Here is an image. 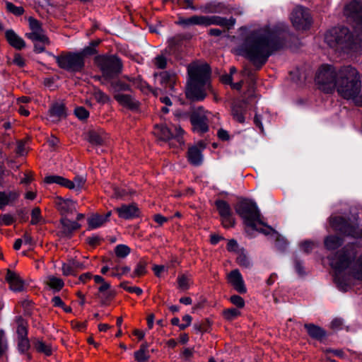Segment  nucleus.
<instances>
[{
    "mask_svg": "<svg viewBox=\"0 0 362 362\" xmlns=\"http://www.w3.org/2000/svg\"><path fill=\"white\" fill-rule=\"evenodd\" d=\"M120 218L124 219H132L139 216V209L134 204L122 205L116 209Z\"/></svg>",
    "mask_w": 362,
    "mask_h": 362,
    "instance_id": "22",
    "label": "nucleus"
},
{
    "mask_svg": "<svg viewBox=\"0 0 362 362\" xmlns=\"http://www.w3.org/2000/svg\"><path fill=\"white\" fill-rule=\"evenodd\" d=\"M13 62L19 67H23L25 66V60L19 54H15Z\"/></svg>",
    "mask_w": 362,
    "mask_h": 362,
    "instance_id": "62",
    "label": "nucleus"
},
{
    "mask_svg": "<svg viewBox=\"0 0 362 362\" xmlns=\"http://www.w3.org/2000/svg\"><path fill=\"white\" fill-rule=\"evenodd\" d=\"M315 245L313 242L305 241L301 243L300 247L305 252L308 253L315 247Z\"/></svg>",
    "mask_w": 362,
    "mask_h": 362,
    "instance_id": "60",
    "label": "nucleus"
},
{
    "mask_svg": "<svg viewBox=\"0 0 362 362\" xmlns=\"http://www.w3.org/2000/svg\"><path fill=\"white\" fill-rule=\"evenodd\" d=\"M42 217L41 216V211L39 207H35L32 210L31 212V221L32 225H37L42 221Z\"/></svg>",
    "mask_w": 362,
    "mask_h": 362,
    "instance_id": "47",
    "label": "nucleus"
},
{
    "mask_svg": "<svg viewBox=\"0 0 362 362\" xmlns=\"http://www.w3.org/2000/svg\"><path fill=\"white\" fill-rule=\"evenodd\" d=\"M114 98L121 105L129 110H136L139 105V102L129 94L115 93Z\"/></svg>",
    "mask_w": 362,
    "mask_h": 362,
    "instance_id": "20",
    "label": "nucleus"
},
{
    "mask_svg": "<svg viewBox=\"0 0 362 362\" xmlns=\"http://www.w3.org/2000/svg\"><path fill=\"white\" fill-rule=\"evenodd\" d=\"M146 273V264L144 262L140 261L137 263L132 274V277L141 276Z\"/></svg>",
    "mask_w": 362,
    "mask_h": 362,
    "instance_id": "46",
    "label": "nucleus"
},
{
    "mask_svg": "<svg viewBox=\"0 0 362 362\" xmlns=\"http://www.w3.org/2000/svg\"><path fill=\"white\" fill-rule=\"evenodd\" d=\"M48 115L49 119L52 122H57L66 117V110L64 103L62 101L53 103L49 107Z\"/></svg>",
    "mask_w": 362,
    "mask_h": 362,
    "instance_id": "18",
    "label": "nucleus"
},
{
    "mask_svg": "<svg viewBox=\"0 0 362 362\" xmlns=\"http://www.w3.org/2000/svg\"><path fill=\"white\" fill-rule=\"evenodd\" d=\"M95 61L105 80L112 78L122 71V62L115 56H98Z\"/></svg>",
    "mask_w": 362,
    "mask_h": 362,
    "instance_id": "8",
    "label": "nucleus"
},
{
    "mask_svg": "<svg viewBox=\"0 0 362 362\" xmlns=\"http://www.w3.org/2000/svg\"><path fill=\"white\" fill-rule=\"evenodd\" d=\"M35 349L46 356H50L52 353V349L48 344L45 343L43 341L36 339L34 342Z\"/></svg>",
    "mask_w": 362,
    "mask_h": 362,
    "instance_id": "34",
    "label": "nucleus"
},
{
    "mask_svg": "<svg viewBox=\"0 0 362 362\" xmlns=\"http://www.w3.org/2000/svg\"><path fill=\"white\" fill-rule=\"evenodd\" d=\"M184 131L180 127H174V132L165 125H156L154 134L160 139L168 141L171 139H175L179 144H182V135Z\"/></svg>",
    "mask_w": 362,
    "mask_h": 362,
    "instance_id": "14",
    "label": "nucleus"
},
{
    "mask_svg": "<svg viewBox=\"0 0 362 362\" xmlns=\"http://www.w3.org/2000/svg\"><path fill=\"white\" fill-rule=\"evenodd\" d=\"M110 88L115 93H119V92L120 91L129 90L130 89V86L126 83L118 80L110 82Z\"/></svg>",
    "mask_w": 362,
    "mask_h": 362,
    "instance_id": "38",
    "label": "nucleus"
},
{
    "mask_svg": "<svg viewBox=\"0 0 362 362\" xmlns=\"http://www.w3.org/2000/svg\"><path fill=\"white\" fill-rule=\"evenodd\" d=\"M6 8L8 11H10L12 13L17 15V16H20V15L23 14V13L24 11L23 8L22 7L16 6L14 4H13L11 2L6 3Z\"/></svg>",
    "mask_w": 362,
    "mask_h": 362,
    "instance_id": "55",
    "label": "nucleus"
},
{
    "mask_svg": "<svg viewBox=\"0 0 362 362\" xmlns=\"http://www.w3.org/2000/svg\"><path fill=\"white\" fill-rule=\"evenodd\" d=\"M194 329L198 332H206L209 329V325L207 322L195 323Z\"/></svg>",
    "mask_w": 362,
    "mask_h": 362,
    "instance_id": "61",
    "label": "nucleus"
},
{
    "mask_svg": "<svg viewBox=\"0 0 362 362\" xmlns=\"http://www.w3.org/2000/svg\"><path fill=\"white\" fill-rule=\"evenodd\" d=\"M15 221L14 217L8 214H4L0 216V223L4 226H10Z\"/></svg>",
    "mask_w": 362,
    "mask_h": 362,
    "instance_id": "53",
    "label": "nucleus"
},
{
    "mask_svg": "<svg viewBox=\"0 0 362 362\" xmlns=\"http://www.w3.org/2000/svg\"><path fill=\"white\" fill-rule=\"evenodd\" d=\"M330 225L334 230L355 238H362V229H358L355 226L351 225L347 221L341 216H332Z\"/></svg>",
    "mask_w": 362,
    "mask_h": 362,
    "instance_id": "11",
    "label": "nucleus"
},
{
    "mask_svg": "<svg viewBox=\"0 0 362 362\" xmlns=\"http://www.w3.org/2000/svg\"><path fill=\"white\" fill-rule=\"evenodd\" d=\"M237 214L243 219L244 223L253 230L267 233L265 230L259 229L257 225H264L261 219L259 210L255 202L250 199H244L236 206Z\"/></svg>",
    "mask_w": 362,
    "mask_h": 362,
    "instance_id": "7",
    "label": "nucleus"
},
{
    "mask_svg": "<svg viewBox=\"0 0 362 362\" xmlns=\"http://www.w3.org/2000/svg\"><path fill=\"white\" fill-rule=\"evenodd\" d=\"M189 75L186 95L193 100H203L209 89L210 69L206 64H192L187 67Z\"/></svg>",
    "mask_w": 362,
    "mask_h": 362,
    "instance_id": "3",
    "label": "nucleus"
},
{
    "mask_svg": "<svg viewBox=\"0 0 362 362\" xmlns=\"http://www.w3.org/2000/svg\"><path fill=\"white\" fill-rule=\"evenodd\" d=\"M45 182L47 184L56 183L68 188L70 180L58 175H49L45 177Z\"/></svg>",
    "mask_w": 362,
    "mask_h": 362,
    "instance_id": "33",
    "label": "nucleus"
},
{
    "mask_svg": "<svg viewBox=\"0 0 362 362\" xmlns=\"http://www.w3.org/2000/svg\"><path fill=\"white\" fill-rule=\"evenodd\" d=\"M18 191H0V209L8 205H12L20 197Z\"/></svg>",
    "mask_w": 362,
    "mask_h": 362,
    "instance_id": "21",
    "label": "nucleus"
},
{
    "mask_svg": "<svg viewBox=\"0 0 362 362\" xmlns=\"http://www.w3.org/2000/svg\"><path fill=\"white\" fill-rule=\"evenodd\" d=\"M134 357L138 362H146L148 358V356L147 355L146 351L143 349H140L136 351L134 353Z\"/></svg>",
    "mask_w": 362,
    "mask_h": 362,
    "instance_id": "54",
    "label": "nucleus"
},
{
    "mask_svg": "<svg viewBox=\"0 0 362 362\" xmlns=\"http://www.w3.org/2000/svg\"><path fill=\"white\" fill-rule=\"evenodd\" d=\"M344 15L348 19L356 23V32L362 30V4L354 0L344 8Z\"/></svg>",
    "mask_w": 362,
    "mask_h": 362,
    "instance_id": "13",
    "label": "nucleus"
},
{
    "mask_svg": "<svg viewBox=\"0 0 362 362\" xmlns=\"http://www.w3.org/2000/svg\"><path fill=\"white\" fill-rule=\"evenodd\" d=\"M177 23L183 28H189L193 25H202V16H192L189 18H179Z\"/></svg>",
    "mask_w": 362,
    "mask_h": 362,
    "instance_id": "29",
    "label": "nucleus"
},
{
    "mask_svg": "<svg viewBox=\"0 0 362 362\" xmlns=\"http://www.w3.org/2000/svg\"><path fill=\"white\" fill-rule=\"evenodd\" d=\"M110 288V284L105 281L100 284L98 287V297L101 299H107L110 296V292L109 291Z\"/></svg>",
    "mask_w": 362,
    "mask_h": 362,
    "instance_id": "44",
    "label": "nucleus"
},
{
    "mask_svg": "<svg viewBox=\"0 0 362 362\" xmlns=\"http://www.w3.org/2000/svg\"><path fill=\"white\" fill-rule=\"evenodd\" d=\"M62 223L64 230L69 233L80 227V225L76 221H71L67 218H63L62 220Z\"/></svg>",
    "mask_w": 362,
    "mask_h": 362,
    "instance_id": "43",
    "label": "nucleus"
},
{
    "mask_svg": "<svg viewBox=\"0 0 362 362\" xmlns=\"http://www.w3.org/2000/svg\"><path fill=\"white\" fill-rule=\"evenodd\" d=\"M305 328L312 338L317 340H321L326 334L324 329L313 324H306L305 325Z\"/></svg>",
    "mask_w": 362,
    "mask_h": 362,
    "instance_id": "30",
    "label": "nucleus"
},
{
    "mask_svg": "<svg viewBox=\"0 0 362 362\" xmlns=\"http://www.w3.org/2000/svg\"><path fill=\"white\" fill-rule=\"evenodd\" d=\"M222 224L225 228H230L234 226V220L230 215L221 216Z\"/></svg>",
    "mask_w": 362,
    "mask_h": 362,
    "instance_id": "59",
    "label": "nucleus"
},
{
    "mask_svg": "<svg viewBox=\"0 0 362 362\" xmlns=\"http://www.w3.org/2000/svg\"><path fill=\"white\" fill-rule=\"evenodd\" d=\"M84 266L78 261L71 259L66 263H63L62 267V274L64 276L75 275L77 269H82Z\"/></svg>",
    "mask_w": 362,
    "mask_h": 362,
    "instance_id": "25",
    "label": "nucleus"
},
{
    "mask_svg": "<svg viewBox=\"0 0 362 362\" xmlns=\"http://www.w3.org/2000/svg\"><path fill=\"white\" fill-rule=\"evenodd\" d=\"M16 333L18 337H26L28 334V323L21 317L17 320Z\"/></svg>",
    "mask_w": 362,
    "mask_h": 362,
    "instance_id": "36",
    "label": "nucleus"
},
{
    "mask_svg": "<svg viewBox=\"0 0 362 362\" xmlns=\"http://www.w3.org/2000/svg\"><path fill=\"white\" fill-rule=\"evenodd\" d=\"M94 98L97 100V102L100 103H106L109 101V97L103 93L102 90L99 89H96L93 92Z\"/></svg>",
    "mask_w": 362,
    "mask_h": 362,
    "instance_id": "48",
    "label": "nucleus"
},
{
    "mask_svg": "<svg viewBox=\"0 0 362 362\" xmlns=\"http://www.w3.org/2000/svg\"><path fill=\"white\" fill-rule=\"evenodd\" d=\"M228 283L240 293H245L247 291L243 278L238 269L232 270L227 275Z\"/></svg>",
    "mask_w": 362,
    "mask_h": 362,
    "instance_id": "17",
    "label": "nucleus"
},
{
    "mask_svg": "<svg viewBox=\"0 0 362 362\" xmlns=\"http://www.w3.org/2000/svg\"><path fill=\"white\" fill-rule=\"evenodd\" d=\"M74 112L76 116L80 119H85L89 116V112L83 107H76Z\"/></svg>",
    "mask_w": 362,
    "mask_h": 362,
    "instance_id": "56",
    "label": "nucleus"
},
{
    "mask_svg": "<svg viewBox=\"0 0 362 362\" xmlns=\"http://www.w3.org/2000/svg\"><path fill=\"white\" fill-rule=\"evenodd\" d=\"M201 8L203 12L207 13H220L222 9V5L220 3L210 2L205 4Z\"/></svg>",
    "mask_w": 362,
    "mask_h": 362,
    "instance_id": "37",
    "label": "nucleus"
},
{
    "mask_svg": "<svg viewBox=\"0 0 362 362\" xmlns=\"http://www.w3.org/2000/svg\"><path fill=\"white\" fill-rule=\"evenodd\" d=\"M182 320L185 322V323L180 325V329L182 330L189 326L192 322V317L189 315H185L183 316Z\"/></svg>",
    "mask_w": 362,
    "mask_h": 362,
    "instance_id": "64",
    "label": "nucleus"
},
{
    "mask_svg": "<svg viewBox=\"0 0 362 362\" xmlns=\"http://www.w3.org/2000/svg\"><path fill=\"white\" fill-rule=\"evenodd\" d=\"M223 316L228 320H233L240 315V312L236 308H229L223 311Z\"/></svg>",
    "mask_w": 362,
    "mask_h": 362,
    "instance_id": "49",
    "label": "nucleus"
},
{
    "mask_svg": "<svg viewBox=\"0 0 362 362\" xmlns=\"http://www.w3.org/2000/svg\"><path fill=\"white\" fill-rule=\"evenodd\" d=\"M166 58L162 55L157 56L154 59V64L158 69H164L166 66Z\"/></svg>",
    "mask_w": 362,
    "mask_h": 362,
    "instance_id": "57",
    "label": "nucleus"
},
{
    "mask_svg": "<svg viewBox=\"0 0 362 362\" xmlns=\"http://www.w3.org/2000/svg\"><path fill=\"white\" fill-rule=\"evenodd\" d=\"M111 214L112 212L108 211L104 216L98 214L91 215L88 218V228L93 230L101 227L105 223L109 221Z\"/></svg>",
    "mask_w": 362,
    "mask_h": 362,
    "instance_id": "23",
    "label": "nucleus"
},
{
    "mask_svg": "<svg viewBox=\"0 0 362 362\" xmlns=\"http://www.w3.org/2000/svg\"><path fill=\"white\" fill-rule=\"evenodd\" d=\"M30 346V341L27 337L18 338V349L21 353L24 354L27 352Z\"/></svg>",
    "mask_w": 362,
    "mask_h": 362,
    "instance_id": "45",
    "label": "nucleus"
},
{
    "mask_svg": "<svg viewBox=\"0 0 362 362\" xmlns=\"http://www.w3.org/2000/svg\"><path fill=\"white\" fill-rule=\"evenodd\" d=\"M341 74L348 82L346 85L339 86V95L346 100H352L357 105L362 106V75L356 68L351 65L344 68Z\"/></svg>",
    "mask_w": 362,
    "mask_h": 362,
    "instance_id": "5",
    "label": "nucleus"
},
{
    "mask_svg": "<svg viewBox=\"0 0 362 362\" xmlns=\"http://www.w3.org/2000/svg\"><path fill=\"white\" fill-rule=\"evenodd\" d=\"M291 21L298 30L309 29L312 24V18L308 9L303 6H296L291 13Z\"/></svg>",
    "mask_w": 362,
    "mask_h": 362,
    "instance_id": "10",
    "label": "nucleus"
},
{
    "mask_svg": "<svg viewBox=\"0 0 362 362\" xmlns=\"http://www.w3.org/2000/svg\"><path fill=\"white\" fill-rule=\"evenodd\" d=\"M88 140L95 145H101L104 141L103 136L96 131H90L88 134Z\"/></svg>",
    "mask_w": 362,
    "mask_h": 362,
    "instance_id": "39",
    "label": "nucleus"
},
{
    "mask_svg": "<svg viewBox=\"0 0 362 362\" xmlns=\"http://www.w3.org/2000/svg\"><path fill=\"white\" fill-rule=\"evenodd\" d=\"M5 35L8 43L14 48L17 49H21L25 47V41L21 37H20L13 30H6Z\"/></svg>",
    "mask_w": 362,
    "mask_h": 362,
    "instance_id": "26",
    "label": "nucleus"
},
{
    "mask_svg": "<svg viewBox=\"0 0 362 362\" xmlns=\"http://www.w3.org/2000/svg\"><path fill=\"white\" fill-rule=\"evenodd\" d=\"M44 282L53 292L59 291L64 286V282L62 279L53 275L46 276Z\"/></svg>",
    "mask_w": 362,
    "mask_h": 362,
    "instance_id": "28",
    "label": "nucleus"
},
{
    "mask_svg": "<svg viewBox=\"0 0 362 362\" xmlns=\"http://www.w3.org/2000/svg\"><path fill=\"white\" fill-rule=\"evenodd\" d=\"M230 302L240 308H243L245 305L244 299L241 296L238 295L232 296L230 297Z\"/></svg>",
    "mask_w": 362,
    "mask_h": 362,
    "instance_id": "58",
    "label": "nucleus"
},
{
    "mask_svg": "<svg viewBox=\"0 0 362 362\" xmlns=\"http://www.w3.org/2000/svg\"><path fill=\"white\" fill-rule=\"evenodd\" d=\"M238 248V244L236 240L231 239L228 242L227 250L229 252H236Z\"/></svg>",
    "mask_w": 362,
    "mask_h": 362,
    "instance_id": "63",
    "label": "nucleus"
},
{
    "mask_svg": "<svg viewBox=\"0 0 362 362\" xmlns=\"http://www.w3.org/2000/svg\"><path fill=\"white\" fill-rule=\"evenodd\" d=\"M28 21L31 32L26 33V37L33 42H40L43 44H49V39L42 29L40 22L33 18H30Z\"/></svg>",
    "mask_w": 362,
    "mask_h": 362,
    "instance_id": "15",
    "label": "nucleus"
},
{
    "mask_svg": "<svg viewBox=\"0 0 362 362\" xmlns=\"http://www.w3.org/2000/svg\"><path fill=\"white\" fill-rule=\"evenodd\" d=\"M6 279L9 284L10 288L13 291H21L24 288V282L16 273L8 271Z\"/></svg>",
    "mask_w": 362,
    "mask_h": 362,
    "instance_id": "24",
    "label": "nucleus"
},
{
    "mask_svg": "<svg viewBox=\"0 0 362 362\" xmlns=\"http://www.w3.org/2000/svg\"><path fill=\"white\" fill-rule=\"evenodd\" d=\"M232 115L240 123L245 122L244 110L240 104H235L232 107Z\"/></svg>",
    "mask_w": 362,
    "mask_h": 362,
    "instance_id": "35",
    "label": "nucleus"
},
{
    "mask_svg": "<svg viewBox=\"0 0 362 362\" xmlns=\"http://www.w3.org/2000/svg\"><path fill=\"white\" fill-rule=\"evenodd\" d=\"M342 243V240L336 235H329L325 239V246L329 250L338 248Z\"/></svg>",
    "mask_w": 362,
    "mask_h": 362,
    "instance_id": "32",
    "label": "nucleus"
},
{
    "mask_svg": "<svg viewBox=\"0 0 362 362\" xmlns=\"http://www.w3.org/2000/svg\"><path fill=\"white\" fill-rule=\"evenodd\" d=\"M179 288L182 290H187L189 287V279L185 275H180L177 277Z\"/></svg>",
    "mask_w": 362,
    "mask_h": 362,
    "instance_id": "51",
    "label": "nucleus"
},
{
    "mask_svg": "<svg viewBox=\"0 0 362 362\" xmlns=\"http://www.w3.org/2000/svg\"><path fill=\"white\" fill-rule=\"evenodd\" d=\"M348 66L336 69L332 65H322L317 70L315 78L319 88L325 93H332L336 89L339 95V86H344L348 82L341 74L344 69Z\"/></svg>",
    "mask_w": 362,
    "mask_h": 362,
    "instance_id": "4",
    "label": "nucleus"
},
{
    "mask_svg": "<svg viewBox=\"0 0 362 362\" xmlns=\"http://www.w3.org/2000/svg\"><path fill=\"white\" fill-rule=\"evenodd\" d=\"M283 23L271 28L269 25L257 29L242 28L243 42L236 52L247 58L258 69L266 63L269 57L281 45L280 33L284 30Z\"/></svg>",
    "mask_w": 362,
    "mask_h": 362,
    "instance_id": "1",
    "label": "nucleus"
},
{
    "mask_svg": "<svg viewBox=\"0 0 362 362\" xmlns=\"http://www.w3.org/2000/svg\"><path fill=\"white\" fill-rule=\"evenodd\" d=\"M98 45V42H93L92 46H88L84 47L80 52H76L82 56V59L84 60V57L89 55H93L96 52L95 47Z\"/></svg>",
    "mask_w": 362,
    "mask_h": 362,
    "instance_id": "50",
    "label": "nucleus"
},
{
    "mask_svg": "<svg viewBox=\"0 0 362 362\" xmlns=\"http://www.w3.org/2000/svg\"><path fill=\"white\" fill-rule=\"evenodd\" d=\"M58 66L66 71L77 72L82 70L84 66V61L82 56L76 53H68L55 57Z\"/></svg>",
    "mask_w": 362,
    "mask_h": 362,
    "instance_id": "9",
    "label": "nucleus"
},
{
    "mask_svg": "<svg viewBox=\"0 0 362 362\" xmlns=\"http://www.w3.org/2000/svg\"><path fill=\"white\" fill-rule=\"evenodd\" d=\"M56 206L62 214L71 211L75 208V203L71 199L57 198Z\"/></svg>",
    "mask_w": 362,
    "mask_h": 362,
    "instance_id": "31",
    "label": "nucleus"
},
{
    "mask_svg": "<svg viewBox=\"0 0 362 362\" xmlns=\"http://www.w3.org/2000/svg\"><path fill=\"white\" fill-rule=\"evenodd\" d=\"M86 182V179L82 176H77L74 178L73 181L70 180V184L68 185V188L70 189H81Z\"/></svg>",
    "mask_w": 362,
    "mask_h": 362,
    "instance_id": "42",
    "label": "nucleus"
},
{
    "mask_svg": "<svg viewBox=\"0 0 362 362\" xmlns=\"http://www.w3.org/2000/svg\"><path fill=\"white\" fill-rule=\"evenodd\" d=\"M354 245H347L330 257V266L334 270V279L337 287L346 291L354 280L362 283V256L356 259Z\"/></svg>",
    "mask_w": 362,
    "mask_h": 362,
    "instance_id": "2",
    "label": "nucleus"
},
{
    "mask_svg": "<svg viewBox=\"0 0 362 362\" xmlns=\"http://www.w3.org/2000/svg\"><path fill=\"white\" fill-rule=\"evenodd\" d=\"M203 26H209L211 25H216L223 27V28H230L235 23V19L230 18L227 19L217 16H202Z\"/></svg>",
    "mask_w": 362,
    "mask_h": 362,
    "instance_id": "16",
    "label": "nucleus"
},
{
    "mask_svg": "<svg viewBox=\"0 0 362 362\" xmlns=\"http://www.w3.org/2000/svg\"><path fill=\"white\" fill-rule=\"evenodd\" d=\"M190 122L194 132L202 134L209 129L208 118L206 112L202 107H199L193 111L190 116Z\"/></svg>",
    "mask_w": 362,
    "mask_h": 362,
    "instance_id": "12",
    "label": "nucleus"
},
{
    "mask_svg": "<svg viewBox=\"0 0 362 362\" xmlns=\"http://www.w3.org/2000/svg\"><path fill=\"white\" fill-rule=\"evenodd\" d=\"M325 40L330 47L344 52L354 49L358 41L346 27H337L329 30L325 34Z\"/></svg>",
    "mask_w": 362,
    "mask_h": 362,
    "instance_id": "6",
    "label": "nucleus"
},
{
    "mask_svg": "<svg viewBox=\"0 0 362 362\" xmlns=\"http://www.w3.org/2000/svg\"><path fill=\"white\" fill-rule=\"evenodd\" d=\"M120 286L123 288L125 291L129 293H134L138 296L141 295L143 293V291L141 288L136 286H128L127 282L121 283Z\"/></svg>",
    "mask_w": 362,
    "mask_h": 362,
    "instance_id": "52",
    "label": "nucleus"
},
{
    "mask_svg": "<svg viewBox=\"0 0 362 362\" xmlns=\"http://www.w3.org/2000/svg\"><path fill=\"white\" fill-rule=\"evenodd\" d=\"M131 252L130 248L124 244L117 245L115 248V253L119 258H125Z\"/></svg>",
    "mask_w": 362,
    "mask_h": 362,
    "instance_id": "41",
    "label": "nucleus"
},
{
    "mask_svg": "<svg viewBox=\"0 0 362 362\" xmlns=\"http://www.w3.org/2000/svg\"><path fill=\"white\" fill-rule=\"evenodd\" d=\"M155 77L159 81L161 86L170 90H174V86L176 84L177 76L171 71H162L160 74H154Z\"/></svg>",
    "mask_w": 362,
    "mask_h": 362,
    "instance_id": "19",
    "label": "nucleus"
},
{
    "mask_svg": "<svg viewBox=\"0 0 362 362\" xmlns=\"http://www.w3.org/2000/svg\"><path fill=\"white\" fill-rule=\"evenodd\" d=\"M187 158L189 162L193 165L198 166L202 164L203 161V156L202 154V149L197 146H192L188 149Z\"/></svg>",
    "mask_w": 362,
    "mask_h": 362,
    "instance_id": "27",
    "label": "nucleus"
},
{
    "mask_svg": "<svg viewBox=\"0 0 362 362\" xmlns=\"http://www.w3.org/2000/svg\"><path fill=\"white\" fill-rule=\"evenodd\" d=\"M216 206L221 215V216H227L230 214V209L228 204L223 200H218L216 202Z\"/></svg>",
    "mask_w": 362,
    "mask_h": 362,
    "instance_id": "40",
    "label": "nucleus"
}]
</instances>
